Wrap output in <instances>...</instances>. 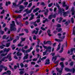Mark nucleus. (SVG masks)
<instances>
[{
	"label": "nucleus",
	"instance_id": "nucleus-1",
	"mask_svg": "<svg viewBox=\"0 0 75 75\" xmlns=\"http://www.w3.org/2000/svg\"><path fill=\"white\" fill-rule=\"evenodd\" d=\"M60 65L61 66L62 68L59 69V68H56V70L58 73H57V75H61L62 74V70L64 69L63 68H64V65L63 62L60 63Z\"/></svg>",
	"mask_w": 75,
	"mask_h": 75
},
{
	"label": "nucleus",
	"instance_id": "nucleus-2",
	"mask_svg": "<svg viewBox=\"0 0 75 75\" xmlns=\"http://www.w3.org/2000/svg\"><path fill=\"white\" fill-rule=\"evenodd\" d=\"M12 23H13L11 24H10V29L11 31H15L17 30V29L14 27L16 26V25H15V22L14 21H12Z\"/></svg>",
	"mask_w": 75,
	"mask_h": 75
},
{
	"label": "nucleus",
	"instance_id": "nucleus-3",
	"mask_svg": "<svg viewBox=\"0 0 75 75\" xmlns=\"http://www.w3.org/2000/svg\"><path fill=\"white\" fill-rule=\"evenodd\" d=\"M65 34H66V33L65 32L63 33L62 34V35H63V37H61L62 40H60V39H55V41H57L58 42H62L63 41L62 40H64V39L65 38Z\"/></svg>",
	"mask_w": 75,
	"mask_h": 75
},
{
	"label": "nucleus",
	"instance_id": "nucleus-4",
	"mask_svg": "<svg viewBox=\"0 0 75 75\" xmlns=\"http://www.w3.org/2000/svg\"><path fill=\"white\" fill-rule=\"evenodd\" d=\"M65 70L67 71L72 72L73 74L75 73V70L74 69V68H73L72 69H70L68 68L65 67Z\"/></svg>",
	"mask_w": 75,
	"mask_h": 75
},
{
	"label": "nucleus",
	"instance_id": "nucleus-5",
	"mask_svg": "<svg viewBox=\"0 0 75 75\" xmlns=\"http://www.w3.org/2000/svg\"><path fill=\"white\" fill-rule=\"evenodd\" d=\"M57 7L59 10V13H60V14H62V13H63L64 12V9L63 8H60V6H59V5Z\"/></svg>",
	"mask_w": 75,
	"mask_h": 75
},
{
	"label": "nucleus",
	"instance_id": "nucleus-6",
	"mask_svg": "<svg viewBox=\"0 0 75 75\" xmlns=\"http://www.w3.org/2000/svg\"><path fill=\"white\" fill-rule=\"evenodd\" d=\"M15 21L17 25H20L21 27L23 26V24H22L21 23H20V22H18L16 19Z\"/></svg>",
	"mask_w": 75,
	"mask_h": 75
},
{
	"label": "nucleus",
	"instance_id": "nucleus-7",
	"mask_svg": "<svg viewBox=\"0 0 75 75\" xmlns=\"http://www.w3.org/2000/svg\"><path fill=\"white\" fill-rule=\"evenodd\" d=\"M6 72H6H5L4 73H3L2 74V75H5V74H7L8 75H11V71L10 70H8L7 71H6Z\"/></svg>",
	"mask_w": 75,
	"mask_h": 75
},
{
	"label": "nucleus",
	"instance_id": "nucleus-8",
	"mask_svg": "<svg viewBox=\"0 0 75 75\" xmlns=\"http://www.w3.org/2000/svg\"><path fill=\"white\" fill-rule=\"evenodd\" d=\"M35 30H34L33 32V33H35V34H37L38 33V30H40V29L39 28H35Z\"/></svg>",
	"mask_w": 75,
	"mask_h": 75
},
{
	"label": "nucleus",
	"instance_id": "nucleus-9",
	"mask_svg": "<svg viewBox=\"0 0 75 75\" xmlns=\"http://www.w3.org/2000/svg\"><path fill=\"white\" fill-rule=\"evenodd\" d=\"M46 52H51V47L50 46H49L48 47H47V48H46Z\"/></svg>",
	"mask_w": 75,
	"mask_h": 75
},
{
	"label": "nucleus",
	"instance_id": "nucleus-10",
	"mask_svg": "<svg viewBox=\"0 0 75 75\" xmlns=\"http://www.w3.org/2000/svg\"><path fill=\"white\" fill-rule=\"evenodd\" d=\"M4 41H3L2 42H1L2 45H3L0 46V48H1V49H3V48H4V47H6V45H3V44H4Z\"/></svg>",
	"mask_w": 75,
	"mask_h": 75
},
{
	"label": "nucleus",
	"instance_id": "nucleus-11",
	"mask_svg": "<svg viewBox=\"0 0 75 75\" xmlns=\"http://www.w3.org/2000/svg\"><path fill=\"white\" fill-rule=\"evenodd\" d=\"M50 59H47L46 60V62L45 63V65H49L50 64Z\"/></svg>",
	"mask_w": 75,
	"mask_h": 75
},
{
	"label": "nucleus",
	"instance_id": "nucleus-12",
	"mask_svg": "<svg viewBox=\"0 0 75 75\" xmlns=\"http://www.w3.org/2000/svg\"><path fill=\"white\" fill-rule=\"evenodd\" d=\"M12 8H14V7H16V6H18V5H17V4L15 2H13L12 3Z\"/></svg>",
	"mask_w": 75,
	"mask_h": 75
},
{
	"label": "nucleus",
	"instance_id": "nucleus-13",
	"mask_svg": "<svg viewBox=\"0 0 75 75\" xmlns=\"http://www.w3.org/2000/svg\"><path fill=\"white\" fill-rule=\"evenodd\" d=\"M0 67H1V68H4L5 69V71H7V67H6L4 66L3 65H0Z\"/></svg>",
	"mask_w": 75,
	"mask_h": 75
},
{
	"label": "nucleus",
	"instance_id": "nucleus-14",
	"mask_svg": "<svg viewBox=\"0 0 75 75\" xmlns=\"http://www.w3.org/2000/svg\"><path fill=\"white\" fill-rule=\"evenodd\" d=\"M31 17L30 18V19H29V21H30V20H32L34 19V17L35 16L33 14V13H31Z\"/></svg>",
	"mask_w": 75,
	"mask_h": 75
},
{
	"label": "nucleus",
	"instance_id": "nucleus-15",
	"mask_svg": "<svg viewBox=\"0 0 75 75\" xmlns=\"http://www.w3.org/2000/svg\"><path fill=\"white\" fill-rule=\"evenodd\" d=\"M57 56L53 57L52 59V61H54V62H55V61H56V60L57 59Z\"/></svg>",
	"mask_w": 75,
	"mask_h": 75
},
{
	"label": "nucleus",
	"instance_id": "nucleus-16",
	"mask_svg": "<svg viewBox=\"0 0 75 75\" xmlns=\"http://www.w3.org/2000/svg\"><path fill=\"white\" fill-rule=\"evenodd\" d=\"M56 30L57 31V32H60V31H61L62 28H57L56 29Z\"/></svg>",
	"mask_w": 75,
	"mask_h": 75
},
{
	"label": "nucleus",
	"instance_id": "nucleus-17",
	"mask_svg": "<svg viewBox=\"0 0 75 75\" xmlns=\"http://www.w3.org/2000/svg\"><path fill=\"white\" fill-rule=\"evenodd\" d=\"M6 59H7V58L6 57H4L2 59H1L2 61H4V62H7V61L8 60H6Z\"/></svg>",
	"mask_w": 75,
	"mask_h": 75
},
{
	"label": "nucleus",
	"instance_id": "nucleus-18",
	"mask_svg": "<svg viewBox=\"0 0 75 75\" xmlns=\"http://www.w3.org/2000/svg\"><path fill=\"white\" fill-rule=\"evenodd\" d=\"M28 54H26V55L23 58V59H28Z\"/></svg>",
	"mask_w": 75,
	"mask_h": 75
},
{
	"label": "nucleus",
	"instance_id": "nucleus-19",
	"mask_svg": "<svg viewBox=\"0 0 75 75\" xmlns=\"http://www.w3.org/2000/svg\"><path fill=\"white\" fill-rule=\"evenodd\" d=\"M69 13V12L68 11L64 12L63 14V16H64V17H66V16H67V14H68Z\"/></svg>",
	"mask_w": 75,
	"mask_h": 75
},
{
	"label": "nucleus",
	"instance_id": "nucleus-20",
	"mask_svg": "<svg viewBox=\"0 0 75 75\" xmlns=\"http://www.w3.org/2000/svg\"><path fill=\"white\" fill-rule=\"evenodd\" d=\"M40 10V8H36L35 9H34L33 11V13H36L37 11H38Z\"/></svg>",
	"mask_w": 75,
	"mask_h": 75
},
{
	"label": "nucleus",
	"instance_id": "nucleus-21",
	"mask_svg": "<svg viewBox=\"0 0 75 75\" xmlns=\"http://www.w3.org/2000/svg\"><path fill=\"white\" fill-rule=\"evenodd\" d=\"M47 33H48V34L49 36V37H51V34H51V31H50V30H48L47 31Z\"/></svg>",
	"mask_w": 75,
	"mask_h": 75
},
{
	"label": "nucleus",
	"instance_id": "nucleus-22",
	"mask_svg": "<svg viewBox=\"0 0 75 75\" xmlns=\"http://www.w3.org/2000/svg\"><path fill=\"white\" fill-rule=\"evenodd\" d=\"M69 23H70V21L69 20L65 22V23H64V24H65L67 26L68 25V24H69Z\"/></svg>",
	"mask_w": 75,
	"mask_h": 75
},
{
	"label": "nucleus",
	"instance_id": "nucleus-23",
	"mask_svg": "<svg viewBox=\"0 0 75 75\" xmlns=\"http://www.w3.org/2000/svg\"><path fill=\"white\" fill-rule=\"evenodd\" d=\"M75 26H74L73 29V33H72V34L73 35H75Z\"/></svg>",
	"mask_w": 75,
	"mask_h": 75
},
{
	"label": "nucleus",
	"instance_id": "nucleus-24",
	"mask_svg": "<svg viewBox=\"0 0 75 75\" xmlns=\"http://www.w3.org/2000/svg\"><path fill=\"white\" fill-rule=\"evenodd\" d=\"M22 11H23V9H21L19 11H15V13H21Z\"/></svg>",
	"mask_w": 75,
	"mask_h": 75
},
{
	"label": "nucleus",
	"instance_id": "nucleus-25",
	"mask_svg": "<svg viewBox=\"0 0 75 75\" xmlns=\"http://www.w3.org/2000/svg\"><path fill=\"white\" fill-rule=\"evenodd\" d=\"M6 57V58L7 59V58H11V53L8 54L7 56V57Z\"/></svg>",
	"mask_w": 75,
	"mask_h": 75
},
{
	"label": "nucleus",
	"instance_id": "nucleus-26",
	"mask_svg": "<svg viewBox=\"0 0 75 75\" xmlns=\"http://www.w3.org/2000/svg\"><path fill=\"white\" fill-rule=\"evenodd\" d=\"M63 47H64V45H62V47L61 48V50L59 51L60 53H62V52H63V50H64V48Z\"/></svg>",
	"mask_w": 75,
	"mask_h": 75
},
{
	"label": "nucleus",
	"instance_id": "nucleus-27",
	"mask_svg": "<svg viewBox=\"0 0 75 75\" xmlns=\"http://www.w3.org/2000/svg\"><path fill=\"white\" fill-rule=\"evenodd\" d=\"M19 9H21V10H23L24 8V6H23V5H20V6Z\"/></svg>",
	"mask_w": 75,
	"mask_h": 75
},
{
	"label": "nucleus",
	"instance_id": "nucleus-28",
	"mask_svg": "<svg viewBox=\"0 0 75 75\" xmlns=\"http://www.w3.org/2000/svg\"><path fill=\"white\" fill-rule=\"evenodd\" d=\"M16 54L17 55V56H21L22 55V53H20V52H18Z\"/></svg>",
	"mask_w": 75,
	"mask_h": 75
},
{
	"label": "nucleus",
	"instance_id": "nucleus-29",
	"mask_svg": "<svg viewBox=\"0 0 75 75\" xmlns=\"http://www.w3.org/2000/svg\"><path fill=\"white\" fill-rule=\"evenodd\" d=\"M14 38H11V36H10V39L8 40L7 41V42H8V41L10 42L11 41L13 40Z\"/></svg>",
	"mask_w": 75,
	"mask_h": 75
},
{
	"label": "nucleus",
	"instance_id": "nucleus-30",
	"mask_svg": "<svg viewBox=\"0 0 75 75\" xmlns=\"http://www.w3.org/2000/svg\"><path fill=\"white\" fill-rule=\"evenodd\" d=\"M8 4H11V2L9 1L8 2H6V6H8Z\"/></svg>",
	"mask_w": 75,
	"mask_h": 75
},
{
	"label": "nucleus",
	"instance_id": "nucleus-31",
	"mask_svg": "<svg viewBox=\"0 0 75 75\" xmlns=\"http://www.w3.org/2000/svg\"><path fill=\"white\" fill-rule=\"evenodd\" d=\"M60 45H61V44L60 43L59 44V45H58V47L57 48V51H58V50H59V49H60Z\"/></svg>",
	"mask_w": 75,
	"mask_h": 75
},
{
	"label": "nucleus",
	"instance_id": "nucleus-32",
	"mask_svg": "<svg viewBox=\"0 0 75 75\" xmlns=\"http://www.w3.org/2000/svg\"><path fill=\"white\" fill-rule=\"evenodd\" d=\"M26 11H27L26 13H31V11H32V10L30 9V10L27 11V10H26Z\"/></svg>",
	"mask_w": 75,
	"mask_h": 75
},
{
	"label": "nucleus",
	"instance_id": "nucleus-33",
	"mask_svg": "<svg viewBox=\"0 0 75 75\" xmlns=\"http://www.w3.org/2000/svg\"><path fill=\"white\" fill-rule=\"evenodd\" d=\"M57 35L59 36V38L61 39V35H62V34L61 33H58L57 34Z\"/></svg>",
	"mask_w": 75,
	"mask_h": 75
},
{
	"label": "nucleus",
	"instance_id": "nucleus-34",
	"mask_svg": "<svg viewBox=\"0 0 75 75\" xmlns=\"http://www.w3.org/2000/svg\"><path fill=\"white\" fill-rule=\"evenodd\" d=\"M10 43H6V45H5L6 47H8L10 46Z\"/></svg>",
	"mask_w": 75,
	"mask_h": 75
},
{
	"label": "nucleus",
	"instance_id": "nucleus-35",
	"mask_svg": "<svg viewBox=\"0 0 75 75\" xmlns=\"http://www.w3.org/2000/svg\"><path fill=\"white\" fill-rule=\"evenodd\" d=\"M63 7H65V6H67V5L65 4V2L64 1L63 2Z\"/></svg>",
	"mask_w": 75,
	"mask_h": 75
},
{
	"label": "nucleus",
	"instance_id": "nucleus-36",
	"mask_svg": "<svg viewBox=\"0 0 75 75\" xmlns=\"http://www.w3.org/2000/svg\"><path fill=\"white\" fill-rule=\"evenodd\" d=\"M24 1H26V0H22L21 1H20L19 2V4H21L23 3Z\"/></svg>",
	"mask_w": 75,
	"mask_h": 75
},
{
	"label": "nucleus",
	"instance_id": "nucleus-37",
	"mask_svg": "<svg viewBox=\"0 0 75 75\" xmlns=\"http://www.w3.org/2000/svg\"><path fill=\"white\" fill-rule=\"evenodd\" d=\"M7 53H6L5 54H2L1 55V56H2V57H4V56H6V55H7Z\"/></svg>",
	"mask_w": 75,
	"mask_h": 75
},
{
	"label": "nucleus",
	"instance_id": "nucleus-38",
	"mask_svg": "<svg viewBox=\"0 0 75 75\" xmlns=\"http://www.w3.org/2000/svg\"><path fill=\"white\" fill-rule=\"evenodd\" d=\"M31 6H32V3H31L29 4V5L28 6V8H30Z\"/></svg>",
	"mask_w": 75,
	"mask_h": 75
},
{
	"label": "nucleus",
	"instance_id": "nucleus-39",
	"mask_svg": "<svg viewBox=\"0 0 75 75\" xmlns=\"http://www.w3.org/2000/svg\"><path fill=\"white\" fill-rule=\"evenodd\" d=\"M31 52V50H30L29 49L25 50L26 53H28V52Z\"/></svg>",
	"mask_w": 75,
	"mask_h": 75
},
{
	"label": "nucleus",
	"instance_id": "nucleus-40",
	"mask_svg": "<svg viewBox=\"0 0 75 75\" xmlns=\"http://www.w3.org/2000/svg\"><path fill=\"white\" fill-rule=\"evenodd\" d=\"M20 66L21 67V68H23V67H24V64H23L22 63H21L20 64Z\"/></svg>",
	"mask_w": 75,
	"mask_h": 75
},
{
	"label": "nucleus",
	"instance_id": "nucleus-41",
	"mask_svg": "<svg viewBox=\"0 0 75 75\" xmlns=\"http://www.w3.org/2000/svg\"><path fill=\"white\" fill-rule=\"evenodd\" d=\"M52 17L51 15H50L48 17V18L49 20H51V19H52Z\"/></svg>",
	"mask_w": 75,
	"mask_h": 75
},
{
	"label": "nucleus",
	"instance_id": "nucleus-42",
	"mask_svg": "<svg viewBox=\"0 0 75 75\" xmlns=\"http://www.w3.org/2000/svg\"><path fill=\"white\" fill-rule=\"evenodd\" d=\"M71 66V67H72V66H73V65H74V63L73 62H71L69 64Z\"/></svg>",
	"mask_w": 75,
	"mask_h": 75
},
{
	"label": "nucleus",
	"instance_id": "nucleus-43",
	"mask_svg": "<svg viewBox=\"0 0 75 75\" xmlns=\"http://www.w3.org/2000/svg\"><path fill=\"white\" fill-rule=\"evenodd\" d=\"M53 4V3H51V4H49L48 5V6L49 7H50L52 6V5Z\"/></svg>",
	"mask_w": 75,
	"mask_h": 75
},
{
	"label": "nucleus",
	"instance_id": "nucleus-44",
	"mask_svg": "<svg viewBox=\"0 0 75 75\" xmlns=\"http://www.w3.org/2000/svg\"><path fill=\"white\" fill-rule=\"evenodd\" d=\"M71 21L72 23H74V18H71Z\"/></svg>",
	"mask_w": 75,
	"mask_h": 75
},
{
	"label": "nucleus",
	"instance_id": "nucleus-45",
	"mask_svg": "<svg viewBox=\"0 0 75 75\" xmlns=\"http://www.w3.org/2000/svg\"><path fill=\"white\" fill-rule=\"evenodd\" d=\"M19 74L20 75H22L24 74V71H21L19 72Z\"/></svg>",
	"mask_w": 75,
	"mask_h": 75
},
{
	"label": "nucleus",
	"instance_id": "nucleus-46",
	"mask_svg": "<svg viewBox=\"0 0 75 75\" xmlns=\"http://www.w3.org/2000/svg\"><path fill=\"white\" fill-rule=\"evenodd\" d=\"M56 27L60 28V27H61V25L60 24H58L56 25Z\"/></svg>",
	"mask_w": 75,
	"mask_h": 75
},
{
	"label": "nucleus",
	"instance_id": "nucleus-47",
	"mask_svg": "<svg viewBox=\"0 0 75 75\" xmlns=\"http://www.w3.org/2000/svg\"><path fill=\"white\" fill-rule=\"evenodd\" d=\"M18 47H23V46H24V45H21V44L19 43L18 44Z\"/></svg>",
	"mask_w": 75,
	"mask_h": 75
},
{
	"label": "nucleus",
	"instance_id": "nucleus-48",
	"mask_svg": "<svg viewBox=\"0 0 75 75\" xmlns=\"http://www.w3.org/2000/svg\"><path fill=\"white\" fill-rule=\"evenodd\" d=\"M36 37H36V36H35V35H34L33 37V40H36L37 39Z\"/></svg>",
	"mask_w": 75,
	"mask_h": 75
},
{
	"label": "nucleus",
	"instance_id": "nucleus-49",
	"mask_svg": "<svg viewBox=\"0 0 75 75\" xmlns=\"http://www.w3.org/2000/svg\"><path fill=\"white\" fill-rule=\"evenodd\" d=\"M62 17H60V20L58 21V22L59 23H61V21H62Z\"/></svg>",
	"mask_w": 75,
	"mask_h": 75
},
{
	"label": "nucleus",
	"instance_id": "nucleus-50",
	"mask_svg": "<svg viewBox=\"0 0 75 75\" xmlns=\"http://www.w3.org/2000/svg\"><path fill=\"white\" fill-rule=\"evenodd\" d=\"M74 48H72L71 49V53H72L73 52H74Z\"/></svg>",
	"mask_w": 75,
	"mask_h": 75
},
{
	"label": "nucleus",
	"instance_id": "nucleus-51",
	"mask_svg": "<svg viewBox=\"0 0 75 75\" xmlns=\"http://www.w3.org/2000/svg\"><path fill=\"white\" fill-rule=\"evenodd\" d=\"M47 57H43L41 59V60H44V59H45Z\"/></svg>",
	"mask_w": 75,
	"mask_h": 75
},
{
	"label": "nucleus",
	"instance_id": "nucleus-52",
	"mask_svg": "<svg viewBox=\"0 0 75 75\" xmlns=\"http://www.w3.org/2000/svg\"><path fill=\"white\" fill-rule=\"evenodd\" d=\"M37 63H40V62H41V57H40L38 61H37Z\"/></svg>",
	"mask_w": 75,
	"mask_h": 75
},
{
	"label": "nucleus",
	"instance_id": "nucleus-53",
	"mask_svg": "<svg viewBox=\"0 0 75 75\" xmlns=\"http://www.w3.org/2000/svg\"><path fill=\"white\" fill-rule=\"evenodd\" d=\"M38 59V58H36V59L35 58H34L33 59V61H37V60Z\"/></svg>",
	"mask_w": 75,
	"mask_h": 75
},
{
	"label": "nucleus",
	"instance_id": "nucleus-54",
	"mask_svg": "<svg viewBox=\"0 0 75 75\" xmlns=\"http://www.w3.org/2000/svg\"><path fill=\"white\" fill-rule=\"evenodd\" d=\"M71 11H75V8L74 7H72Z\"/></svg>",
	"mask_w": 75,
	"mask_h": 75
},
{
	"label": "nucleus",
	"instance_id": "nucleus-55",
	"mask_svg": "<svg viewBox=\"0 0 75 75\" xmlns=\"http://www.w3.org/2000/svg\"><path fill=\"white\" fill-rule=\"evenodd\" d=\"M52 16V17H53V18H55L56 17V15L55 14L54 15H51Z\"/></svg>",
	"mask_w": 75,
	"mask_h": 75
},
{
	"label": "nucleus",
	"instance_id": "nucleus-56",
	"mask_svg": "<svg viewBox=\"0 0 75 75\" xmlns=\"http://www.w3.org/2000/svg\"><path fill=\"white\" fill-rule=\"evenodd\" d=\"M22 41H25V38H21Z\"/></svg>",
	"mask_w": 75,
	"mask_h": 75
},
{
	"label": "nucleus",
	"instance_id": "nucleus-57",
	"mask_svg": "<svg viewBox=\"0 0 75 75\" xmlns=\"http://www.w3.org/2000/svg\"><path fill=\"white\" fill-rule=\"evenodd\" d=\"M37 22L38 23L40 22V19H37Z\"/></svg>",
	"mask_w": 75,
	"mask_h": 75
},
{
	"label": "nucleus",
	"instance_id": "nucleus-58",
	"mask_svg": "<svg viewBox=\"0 0 75 75\" xmlns=\"http://www.w3.org/2000/svg\"><path fill=\"white\" fill-rule=\"evenodd\" d=\"M21 51H22V52H23L24 53H25V50H24L23 49V48L21 50Z\"/></svg>",
	"mask_w": 75,
	"mask_h": 75
},
{
	"label": "nucleus",
	"instance_id": "nucleus-59",
	"mask_svg": "<svg viewBox=\"0 0 75 75\" xmlns=\"http://www.w3.org/2000/svg\"><path fill=\"white\" fill-rule=\"evenodd\" d=\"M0 33H1V34H3L4 33V31L1 30L0 31Z\"/></svg>",
	"mask_w": 75,
	"mask_h": 75
},
{
	"label": "nucleus",
	"instance_id": "nucleus-60",
	"mask_svg": "<svg viewBox=\"0 0 75 75\" xmlns=\"http://www.w3.org/2000/svg\"><path fill=\"white\" fill-rule=\"evenodd\" d=\"M42 45L43 46V47L45 48V49H46L47 48V46H45L44 45V44H42Z\"/></svg>",
	"mask_w": 75,
	"mask_h": 75
},
{
	"label": "nucleus",
	"instance_id": "nucleus-61",
	"mask_svg": "<svg viewBox=\"0 0 75 75\" xmlns=\"http://www.w3.org/2000/svg\"><path fill=\"white\" fill-rule=\"evenodd\" d=\"M6 24L4 23L3 24L2 27L3 28H4V27H6Z\"/></svg>",
	"mask_w": 75,
	"mask_h": 75
},
{
	"label": "nucleus",
	"instance_id": "nucleus-62",
	"mask_svg": "<svg viewBox=\"0 0 75 75\" xmlns=\"http://www.w3.org/2000/svg\"><path fill=\"white\" fill-rule=\"evenodd\" d=\"M61 60L62 61H63L65 60V58L63 57H62L61 58Z\"/></svg>",
	"mask_w": 75,
	"mask_h": 75
},
{
	"label": "nucleus",
	"instance_id": "nucleus-63",
	"mask_svg": "<svg viewBox=\"0 0 75 75\" xmlns=\"http://www.w3.org/2000/svg\"><path fill=\"white\" fill-rule=\"evenodd\" d=\"M11 49L10 48H8L6 50V52H8Z\"/></svg>",
	"mask_w": 75,
	"mask_h": 75
},
{
	"label": "nucleus",
	"instance_id": "nucleus-64",
	"mask_svg": "<svg viewBox=\"0 0 75 75\" xmlns=\"http://www.w3.org/2000/svg\"><path fill=\"white\" fill-rule=\"evenodd\" d=\"M41 5H42V6H45V4L44 2H42L41 4Z\"/></svg>",
	"mask_w": 75,
	"mask_h": 75
}]
</instances>
